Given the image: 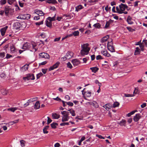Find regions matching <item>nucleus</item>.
<instances>
[{
  "label": "nucleus",
  "mask_w": 147,
  "mask_h": 147,
  "mask_svg": "<svg viewBox=\"0 0 147 147\" xmlns=\"http://www.w3.org/2000/svg\"><path fill=\"white\" fill-rule=\"evenodd\" d=\"M12 57V56L9 55V54H7L6 55V57H5V58L7 59H8L9 58H10V57Z\"/></svg>",
  "instance_id": "nucleus-61"
},
{
  "label": "nucleus",
  "mask_w": 147,
  "mask_h": 147,
  "mask_svg": "<svg viewBox=\"0 0 147 147\" xmlns=\"http://www.w3.org/2000/svg\"><path fill=\"white\" fill-rule=\"evenodd\" d=\"M140 49L138 47H137L136 48V50L135 51L134 55H137L139 54L140 53Z\"/></svg>",
  "instance_id": "nucleus-32"
},
{
  "label": "nucleus",
  "mask_w": 147,
  "mask_h": 147,
  "mask_svg": "<svg viewBox=\"0 0 147 147\" xmlns=\"http://www.w3.org/2000/svg\"><path fill=\"white\" fill-rule=\"evenodd\" d=\"M8 28V26H6L5 27L1 28L0 30L1 34L2 36H3L4 35L7 29Z\"/></svg>",
  "instance_id": "nucleus-13"
},
{
  "label": "nucleus",
  "mask_w": 147,
  "mask_h": 147,
  "mask_svg": "<svg viewBox=\"0 0 147 147\" xmlns=\"http://www.w3.org/2000/svg\"><path fill=\"white\" fill-rule=\"evenodd\" d=\"M102 58L100 55H98L96 57V59L97 60L102 59Z\"/></svg>",
  "instance_id": "nucleus-59"
},
{
  "label": "nucleus",
  "mask_w": 147,
  "mask_h": 147,
  "mask_svg": "<svg viewBox=\"0 0 147 147\" xmlns=\"http://www.w3.org/2000/svg\"><path fill=\"white\" fill-rule=\"evenodd\" d=\"M90 69L92 72L95 73L98 70V68L96 67H94L90 68Z\"/></svg>",
  "instance_id": "nucleus-27"
},
{
  "label": "nucleus",
  "mask_w": 147,
  "mask_h": 147,
  "mask_svg": "<svg viewBox=\"0 0 147 147\" xmlns=\"http://www.w3.org/2000/svg\"><path fill=\"white\" fill-rule=\"evenodd\" d=\"M18 108L16 107H12L8 109L7 110L8 111H10L13 112H14L15 111L17 110Z\"/></svg>",
  "instance_id": "nucleus-28"
},
{
  "label": "nucleus",
  "mask_w": 147,
  "mask_h": 147,
  "mask_svg": "<svg viewBox=\"0 0 147 147\" xmlns=\"http://www.w3.org/2000/svg\"><path fill=\"white\" fill-rule=\"evenodd\" d=\"M16 1V0H8L7 2L10 5H11Z\"/></svg>",
  "instance_id": "nucleus-43"
},
{
  "label": "nucleus",
  "mask_w": 147,
  "mask_h": 147,
  "mask_svg": "<svg viewBox=\"0 0 147 147\" xmlns=\"http://www.w3.org/2000/svg\"><path fill=\"white\" fill-rule=\"evenodd\" d=\"M52 116L53 119H58L60 117V115L56 113H53Z\"/></svg>",
  "instance_id": "nucleus-21"
},
{
  "label": "nucleus",
  "mask_w": 147,
  "mask_h": 147,
  "mask_svg": "<svg viewBox=\"0 0 147 147\" xmlns=\"http://www.w3.org/2000/svg\"><path fill=\"white\" fill-rule=\"evenodd\" d=\"M37 98H30V99L28 100V101L30 103L31 102H32L33 101H35L36 100Z\"/></svg>",
  "instance_id": "nucleus-42"
},
{
  "label": "nucleus",
  "mask_w": 147,
  "mask_h": 147,
  "mask_svg": "<svg viewBox=\"0 0 147 147\" xmlns=\"http://www.w3.org/2000/svg\"><path fill=\"white\" fill-rule=\"evenodd\" d=\"M73 35L75 36L79 35V32L78 31H75L73 33Z\"/></svg>",
  "instance_id": "nucleus-45"
},
{
  "label": "nucleus",
  "mask_w": 147,
  "mask_h": 147,
  "mask_svg": "<svg viewBox=\"0 0 147 147\" xmlns=\"http://www.w3.org/2000/svg\"><path fill=\"white\" fill-rule=\"evenodd\" d=\"M69 123L68 122H65V123H62L60 124V125L61 126H64L65 125H69Z\"/></svg>",
  "instance_id": "nucleus-58"
},
{
  "label": "nucleus",
  "mask_w": 147,
  "mask_h": 147,
  "mask_svg": "<svg viewBox=\"0 0 147 147\" xmlns=\"http://www.w3.org/2000/svg\"><path fill=\"white\" fill-rule=\"evenodd\" d=\"M47 70V69H42V71L44 74H45L46 73Z\"/></svg>",
  "instance_id": "nucleus-63"
},
{
  "label": "nucleus",
  "mask_w": 147,
  "mask_h": 147,
  "mask_svg": "<svg viewBox=\"0 0 147 147\" xmlns=\"http://www.w3.org/2000/svg\"><path fill=\"white\" fill-rule=\"evenodd\" d=\"M68 110L70 112V113L71 114L72 116H74L76 115L75 111L72 109H71Z\"/></svg>",
  "instance_id": "nucleus-34"
},
{
  "label": "nucleus",
  "mask_w": 147,
  "mask_h": 147,
  "mask_svg": "<svg viewBox=\"0 0 147 147\" xmlns=\"http://www.w3.org/2000/svg\"><path fill=\"white\" fill-rule=\"evenodd\" d=\"M43 75V74L41 72H40V73L37 74L36 78H37V79H39L40 77L42 76Z\"/></svg>",
  "instance_id": "nucleus-47"
},
{
  "label": "nucleus",
  "mask_w": 147,
  "mask_h": 147,
  "mask_svg": "<svg viewBox=\"0 0 147 147\" xmlns=\"http://www.w3.org/2000/svg\"><path fill=\"white\" fill-rule=\"evenodd\" d=\"M126 121L125 120L122 119L120 122L119 124L121 125H124Z\"/></svg>",
  "instance_id": "nucleus-39"
},
{
  "label": "nucleus",
  "mask_w": 147,
  "mask_h": 147,
  "mask_svg": "<svg viewBox=\"0 0 147 147\" xmlns=\"http://www.w3.org/2000/svg\"><path fill=\"white\" fill-rule=\"evenodd\" d=\"M47 118V124L48 125L52 121V120L48 117Z\"/></svg>",
  "instance_id": "nucleus-51"
},
{
  "label": "nucleus",
  "mask_w": 147,
  "mask_h": 147,
  "mask_svg": "<svg viewBox=\"0 0 147 147\" xmlns=\"http://www.w3.org/2000/svg\"><path fill=\"white\" fill-rule=\"evenodd\" d=\"M124 96L125 97H131L133 96L134 95L133 94H125L124 95Z\"/></svg>",
  "instance_id": "nucleus-52"
},
{
  "label": "nucleus",
  "mask_w": 147,
  "mask_h": 147,
  "mask_svg": "<svg viewBox=\"0 0 147 147\" xmlns=\"http://www.w3.org/2000/svg\"><path fill=\"white\" fill-rule=\"evenodd\" d=\"M39 56L41 58H44L47 59H49L50 58L49 55L48 54L45 53H40Z\"/></svg>",
  "instance_id": "nucleus-6"
},
{
  "label": "nucleus",
  "mask_w": 147,
  "mask_h": 147,
  "mask_svg": "<svg viewBox=\"0 0 147 147\" xmlns=\"http://www.w3.org/2000/svg\"><path fill=\"white\" fill-rule=\"evenodd\" d=\"M71 62L73 65L75 66L78 65L80 63V61L76 59H75L72 60Z\"/></svg>",
  "instance_id": "nucleus-14"
},
{
  "label": "nucleus",
  "mask_w": 147,
  "mask_h": 147,
  "mask_svg": "<svg viewBox=\"0 0 147 147\" xmlns=\"http://www.w3.org/2000/svg\"><path fill=\"white\" fill-rule=\"evenodd\" d=\"M45 24L46 26L49 28H51L52 26L51 22L49 21L48 20H47L45 21Z\"/></svg>",
  "instance_id": "nucleus-26"
},
{
  "label": "nucleus",
  "mask_w": 147,
  "mask_h": 147,
  "mask_svg": "<svg viewBox=\"0 0 147 147\" xmlns=\"http://www.w3.org/2000/svg\"><path fill=\"white\" fill-rule=\"evenodd\" d=\"M132 18L130 16H128L127 19V22L129 24H132L134 22L131 21Z\"/></svg>",
  "instance_id": "nucleus-18"
},
{
  "label": "nucleus",
  "mask_w": 147,
  "mask_h": 147,
  "mask_svg": "<svg viewBox=\"0 0 147 147\" xmlns=\"http://www.w3.org/2000/svg\"><path fill=\"white\" fill-rule=\"evenodd\" d=\"M119 102H115L113 105V107L114 108L118 107L119 106Z\"/></svg>",
  "instance_id": "nucleus-36"
},
{
  "label": "nucleus",
  "mask_w": 147,
  "mask_h": 147,
  "mask_svg": "<svg viewBox=\"0 0 147 147\" xmlns=\"http://www.w3.org/2000/svg\"><path fill=\"white\" fill-rule=\"evenodd\" d=\"M23 79L25 81L34 80L35 77L34 74H28L26 75V76L24 77Z\"/></svg>",
  "instance_id": "nucleus-3"
},
{
  "label": "nucleus",
  "mask_w": 147,
  "mask_h": 147,
  "mask_svg": "<svg viewBox=\"0 0 147 147\" xmlns=\"http://www.w3.org/2000/svg\"><path fill=\"white\" fill-rule=\"evenodd\" d=\"M98 0H84L85 2L86 3H94L97 2Z\"/></svg>",
  "instance_id": "nucleus-31"
},
{
  "label": "nucleus",
  "mask_w": 147,
  "mask_h": 147,
  "mask_svg": "<svg viewBox=\"0 0 147 147\" xmlns=\"http://www.w3.org/2000/svg\"><path fill=\"white\" fill-rule=\"evenodd\" d=\"M116 12L119 14L122 13V12H121L120 11V9L119 8V7L118 6L116 7Z\"/></svg>",
  "instance_id": "nucleus-41"
},
{
  "label": "nucleus",
  "mask_w": 147,
  "mask_h": 147,
  "mask_svg": "<svg viewBox=\"0 0 147 147\" xmlns=\"http://www.w3.org/2000/svg\"><path fill=\"white\" fill-rule=\"evenodd\" d=\"M103 107L105 108L107 111H109L110 106L108 104H106L103 106Z\"/></svg>",
  "instance_id": "nucleus-37"
},
{
  "label": "nucleus",
  "mask_w": 147,
  "mask_h": 147,
  "mask_svg": "<svg viewBox=\"0 0 147 147\" xmlns=\"http://www.w3.org/2000/svg\"><path fill=\"white\" fill-rule=\"evenodd\" d=\"M5 56V53L4 52L0 53V57L3 58Z\"/></svg>",
  "instance_id": "nucleus-57"
},
{
  "label": "nucleus",
  "mask_w": 147,
  "mask_h": 147,
  "mask_svg": "<svg viewBox=\"0 0 147 147\" xmlns=\"http://www.w3.org/2000/svg\"><path fill=\"white\" fill-rule=\"evenodd\" d=\"M35 13L39 16H42L44 15L45 14L41 10H38L35 12Z\"/></svg>",
  "instance_id": "nucleus-25"
},
{
  "label": "nucleus",
  "mask_w": 147,
  "mask_h": 147,
  "mask_svg": "<svg viewBox=\"0 0 147 147\" xmlns=\"http://www.w3.org/2000/svg\"><path fill=\"white\" fill-rule=\"evenodd\" d=\"M86 94L85 95L87 97H89L90 96L91 92H89L88 91H87L86 92Z\"/></svg>",
  "instance_id": "nucleus-38"
},
{
  "label": "nucleus",
  "mask_w": 147,
  "mask_h": 147,
  "mask_svg": "<svg viewBox=\"0 0 147 147\" xmlns=\"http://www.w3.org/2000/svg\"><path fill=\"white\" fill-rule=\"evenodd\" d=\"M10 50L12 53H15L17 52V50L13 45H11L10 47Z\"/></svg>",
  "instance_id": "nucleus-16"
},
{
  "label": "nucleus",
  "mask_w": 147,
  "mask_h": 147,
  "mask_svg": "<svg viewBox=\"0 0 147 147\" xmlns=\"http://www.w3.org/2000/svg\"><path fill=\"white\" fill-rule=\"evenodd\" d=\"M88 44L86 43L82 45V49L81 51V54L84 56L87 55L90 50V49L88 47Z\"/></svg>",
  "instance_id": "nucleus-1"
},
{
  "label": "nucleus",
  "mask_w": 147,
  "mask_h": 147,
  "mask_svg": "<svg viewBox=\"0 0 147 147\" xmlns=\"http://www.w3.org/2000/svg\"><path fill=\"white\" fill-rule=\"evenodd\" d=\"M67 67L70 69L72 67V65L70 62H68L67 64Z\"/></svg>",
  "instance_id": "nucleus-49"
},
{
  "label": "nucleus",
  "mask_w": 147,
  "mask_h": 147,
  "mask_svg": "<svg viewBox=\"0 0 147 147\" xmlns=\"http://www.w3.org/2000/svg\"><path fill=\"white\" fill-rule=\"evenodd\" d=\"M60 64V62H57L53 66H51L49 69V71L55 69L57 68Z\"/></svg>",
  "instance_id": "nucleus-9"
},
{
  "label": "nucleus",
  "mask_w": 147,
  "mask_h": 147,
  "mask_svg": "<svg viewBox=\"0 0 147 147\" xmlns=\"http://www.w3.org/2000/svg\"><path fill=\"white\" fill-rule=\"evenodd\" d=\"M40 107V104L39 101H37L35 103L34 108L36 109H38Z\"/></svg>",
  "instance_id": "nucleus-24"
},
{
  "label": "nucleus",
  "mask_w": 147,
  "mask_h": 147,
  "mask_svg": "<svg viewBox=\"0 0 147 147\" xmlns=\"http://www.w3.org/2000/svg\"><path fill=\"white\" fill-rule=\"evenodd\" d=\"M93 26H94L96 28H100L101 25L99 23H96L94 24L93 25Z\"/></svg>",
  "instance_id": "nucleus-40"
},
{
  "label": "nucleus",
  "mask_w": 147,
  "mask_h": 147,
  "mask_svg": "<svg viewBox=\"0 0 147 147\" xmlns=\"http://www.w3.org/2000/svg\"><path fill=\"white\" fill-rule=\"evenodd\" d=\"M140 47L141 48V51H144V45L143 42L141 43L140 45Z\"/></svg>",
  "instance_id": "nucleus-46"
},
{
  "label": "nucleus",
  "mask_w": 147,
  "mask_h": 147,
  "mask_svg": "<svg viewBox=\"0 0 147 147\" xmlns=\"http://www.w3.org/2000/svg\"><path fill=\"white\" fill-rule=\"evenodd\" d=\"M73 53L71 51H68L66 53L65 56L61 58L62 61H65L67 59H69L73 56Z\"/></svg>",
  "instance_id": "nucleus-2"
},
{
  "label": "nucleus",
  "mask_w": 147,
  "mask_h": 147,
  "mask_svg": "<svg viewBox=\"0 0 147 147\" xmlns=\"http://www.w3.org/2000/svg\"><path fill=\"white\" fill-rule=\"evenodd\" d=\"M20 143L21 146L22 147L24 146H25V144L24 143V141L23 140H21L20 141Z\"/></svg>",
  "instance_id": "nucleus-55"
},
{
  "label": "nucleus",
  "mask_w": 147,
  "mask_h": 147,
  "mask_svg": "<svg viewBox=\"0 0 147 147\" xmlns=\"http://www.w3.org/2000/svg\"><path fill=\"white\" fill-rule=\"evenodd\" d=\"M109 35H107L102 38L101 40V42L102 43H104L107 41L108 39L109 38Z\"/></svg>",
  "instance_id": "nucleus-19"
},
{
  "label": "nucleus",
  "mask_w": 147,
  "mask_h": 147,
  "mask_svg": "<svg viewBox=\"0 0 147 147\" xmlns=\"http://www.w3.org/2000/svg\"><path fill=\"white\" fill-rule=\"evenodd\" d=\"M119 7L121 11V12L124 11L125 8L128 7V6L126 4L121 3L119 5Z\"/></svg>",
  "instance_id": "nucleus-7"
},
{
  "label": "nucleus",
  "mask_w": 147,
  "mask_h": 147,
  "mask_svg": "<svg viewBox=\"0 0 147 147\" xmlns=\"http://www.w3.org/2000/svg\"><path fill=\"white\" fill-rule=\"evenodd\" d=\"M31 46V45L29 43L26 42L24 44L23 46L22 49H23L26 50L27 49H29Z\"/></svg>",
  "instance_id": "nucleus-10"
},
{
  "label": "nucleus",
  "mask_w": 147,
  "mask_h": 147,
  "mask_svg": "<svg viewBox=\"0 0 147 147\" xmlns=\"http://www.w3.org/2000/svg\"><path fill=\"white\" fill-rule=\"evenodd\" d=\"M101 54L104 56L107 57H111V55L108 52L107 50H102L101 52Z\"/></svg>",
  "instance_id": "nucleus-15"
},
{
  "label": "nucleus",
  "mask_w": 147,
  "mask_h": 147,
  "mask_svg": "<svg viewBox=\"0 0 147 147\" xmlns=\"http://www.w3.org/2000/svg\"><path fill=\"white\" fill-rule=\"evenodd\" d=\"M66 103L67 105L71 106H72L74 105L73 103L71 102H66Z\"/></svg>",
  "instance_id": "nucleus-62"
},
{
  "label": "nucleus",
  "mask_w": 147,
  "mask_h": 147,
  "mask_svg": "<svg viewBox=\"0 0 147 147\" xmlns=\"http://www.w3.org/2000/svg\"><path fill=\"white\" fill-rule=\"evenodd\" d=\"M6 2V0H1L0 1L1 4V5H4Z\"/></svg>",
  "instance_id": "nucleus-56"
},
{
  "label": "nucleus",
  "mask_w": 147,
  "mask_h": 147,
  "mask_svg": "<svg viewBox=\"0 0 147 147\" xmlns=\"http://www.w3.org/2000/svg\"><path fill=\"white\" fill-rule=\"evenodd\" d=\"M110 25V24L107 21L106 22V24H105V28H107L108 27H109V26Z\"/></svg>",
  "instance_id": "nucleus-60"
},
{
  "label": "nucleus",
  "mask_w": 147,
  "mask_h": 147,
  "mask_svg": "<svg viewBox=\"0 0 147 147\" xmlns=\"http://www.w3.org/2000/svg\"><path fill=\"white\" fill-rule=\"evenodd\" d=\"M47 19L48 20H49V21H51V22L52 21H55V16H54L52 18L50 17H49L47 18Z\"/></svg>",
  "instance_id": "nucleus-35"
},
{
  "label": "nucleus",
  "mask_w": 147,
  "mask_h": 147,
  "mask_svg": "<svg viewBox=\"0 0 147 147\" xmlns=\"http://www.w3.org/2000/svg\"><path fill=\"white\" fill-rule=\"evenodd\" d=\"M61 113L62 114H65L67 117H69V112H68L66 111H61Z\"/></svg>",
  "instance_id": "nucleus-44"
},
{
  "label": "nucleus",
  "mask_w": 147,
  "mask_h": 147,
  "mask_svg": "<svg viewBox=\"0 0 147 147\" xmlns=\"http://www.w3.org/2000/svg\"><path fill=\"white\" fill-rule=\"evenodd\" d=\"M32 46L33 48L35 50V51H37V49L35 48V47L36 46V45L34 43H32Z\"/></svg>",
  "instance_id": "nucleus-53"
},
{
  "label": "nucleus",
  "mask_w": 147,
  "mask_h": 147,
  "mask_svg": "<svg viewBox=\"0 0 147 147\" xmlns=\"http://www.w3.org/2000/svg\"><path fill=\"white\" fill-rule=\"evenodd\" d=\"M28 65H25L23 66L22 68V70L23 71H25L27 70L28 69Z\"/></svg>",
  "instance_id": "nucleus-30"
},
{
  "label": "nucleus",
  "mask_w": 147,
  "mask_h": 147,
  "mask_svg": "<svg viewBox=\"0 0 147 147\" xmlns=\"http://www.w3.org/2000/svg\"><path fill=\"white\" fill-rule=\"evenodd\" d=\"M47 2L49 3H52L53 4H55L57 3L56 0H48Z\"/></svg>",
  "instance_id": "nucleus-29"
},
{
  "label": "nucleus",
  "mask_w": 147,
  "mask_h": 147,
  "mask_svg": "<svg viewBox=\"0 0 147 147\" xmlns=\"http://www.w3.org/2000/svg\"><path fill=\"white\" fill-rule=\"evenodd\" d=\"M139 92L138 88H135V90L134 92V94H138Z\"/></svg>",
  "instance_id": "nucleus-48"
},
{
  "label": "nucleus",
  "mask_w": 147,
  "mask_h": 147,
  "mask_svg": "<svg viewBox=\"0 0 147 147\" xmlns=\"http://www.w3.org/2000/svg\"><path fill=\"white\" fill-rule=\"evenodd\" d=\"M113 40L111 39V42H110L108 41L107 44V47L108 49L111 52H115V50L113 47Z\"/></svg>",
  "instance_id": "nucleus-4"
},
{
  "label": "nucleus",
  "mask_w": 147,
  "mask_h": 147,
  "mask_svg": "<svg viewBox=\"0 0 147 147\" xmlns=\"http://www.w3.org/2000/svg\"><path fill=\"white\" fill-rule=\"evenodd\" d=\"M0 92L3 95H6L8 93V90H7L5 89H2L1 90Z\"/></svg>",
  "instance_id": "nucleus-23"
},
{
  "label": "nucleus",
  "mask_w": 147,
  "mask_h": 147,
  "mask_svg": "<svg viewBox=\"0 0 147 147\" xmlns=\"http://www.w3.org/2000/svg\"><path fill=\"white\" fill-rule=\"evenodd\" d=\"M12 11V9L9 6H6L5 8L4 11L6 16H8V14L11 12Z\"/></svg>",
  "instance_id": "nucleus-5"
},
{
  "label": "nucleus",
  "mask_w": 147,
  "mask_h": 147,
  "mask_svg": "<svg viewBox=\"0 0 147 147\" xmlns=\"http://www.w3.org/2000/svg\"><path fill=\"white\" fill-rule=\"evenodd\" d=\"M142 42L144 44V45L145 44L146 46L147 47V40H143Z\"/></svg>",
  "instance_id": "nucleus-64"
},
{
  "label": "nucleus",
  "mask_w": 147,
  "mask_h": 147,
  "mask_svg": "<svg viewBox=\"0 0 147 147\" xmlns=\"http://www.w3.org/2000/svg\"><path fill=\"white\" fill-rule=\"evenodd\" d=\"M141 115L139 113L136 114L133 118V120L135 122H138L141 118Z\"/></svg>",
  "instance_id": "nucleus-12"
},
{
  "label": "nucleus",
  "mask_w": 147,
  "mask_h": 147,
  "mask_svg": "<svg viewBox=\"0 0 147 147\" xmlns=\"http://www.w3.org/2000/svg\"><path fill=\"white\" fill-rule=\"evenodd\" d=\"M62 115H63V116L62 119V121L64 122L68 121L69 118V117H67L65 114Z\"/></svg>",
  "instance_id": "nucleus-20"
},
{
  "label": "nucleus",
  "mask_w": 147,
  "mask_h": 147,
  "mask_svg": "<svg viewBox=\"0 0 147 147\" xmlns=\"http://www.w3.org/2000/svg\"><path fill=\"white\" fill-rule=\"evenodd\" d=\"M21 26V24L18 22H17L13 24V29L15 30L19 29Z\"/></svg>",
  "instance_id": "nucleus-8"
},
{
  "label": "nucleus",
  "mask_w": 147,
  "mask_h": 147,
  "mask_svg": "<svg viewBox=\"0 0 147 147\" xmlns=\"http://www.w3.org/2000/svg\"><path fill=\"white\" fill-rule=\"evenodd\" d=\"M58 124L55 123H53L51 124V127L52 128L55 129L57 127V126Z\"/></svg>",
  "instance_id": "nucleus-33"
},
{
  "label": "nucleus",
  "mask_w": 147,
  "mask_h": 147,
  "mask_svg": "<svg viewBox=\"0 0 147 147\" xmlns=\"http://www.w3.org/2000/svg\"><path fill=\"white\" fill-rule=\"evenodd\" d=\"M20 16L21 18L23 19L28 20L30 18V15L28 14H26L24 15H21Z\"/></svg>",
  "instance_id": "nucleus-11"
},
{
  "label": "nucleus",
  "mask_w": 147,
  "mask_h": 147,
  "mask_svg": "<svg viewBox=\"0 0 147 147\" xmlns=\"http://www.w3.org/2000/svg\"><path fill=\"white\" fill-rule=\"evenodd\" d=\"M88 103L89 104L92 105L94 107L98 108L99 107V105L98 103L95 101H94L92 102H89Z\"/></svg>",
  "instance_id": "nucleus-17"
},
{
  "label": "nucleus",
  "mask_w": 147,
  "mask_h": 147,
  "mask_svg": "<svg viewBox=\"0 0 147 147\" xmlns=\"http://www.w3.org/2000/svg\"><path fill=\"white\" fill-rule=\"evenodd\" d=\"M43 21H42L40 22H36L35 23V24L37 26H39L40 25L42 24H43Z\"/></svg>",
  "instance_id": "nucleus-50"
},
{
  "label": "nucleus",
  "mask_w": 147,
  "mask_h": 147,
  "mask_svg": "<svg viewBox=\"0 0 147 147\" xmlns=\"http://www.w3.org/2000/svg\"><path fill=\"white\" fill-rule=\"evenodd\" d=\"M127 29L129 31L133 32V31L135 30L134 29H133L131 28L130 27H127Z\"/></svg>",
  "instance_id": "nucleus-54"
},
{
  "label": "nucleus",
  "mask_w": 147,
  "mask_h": 147,
  "mask_svg": "<svg viewBox=\"0 0 147 147\" xmlns=\"http://www.w3.org/2000/svg\"><path fill=\"white\" fill-rule=\"evenodd\" d=\"M83 7L82 5H79L75 7V11L78 12L81 9L83 8Z\"/></svg>",
  "instance_id": "nucleus-22"
}]
</instances>
